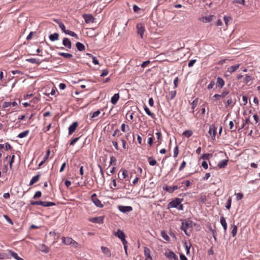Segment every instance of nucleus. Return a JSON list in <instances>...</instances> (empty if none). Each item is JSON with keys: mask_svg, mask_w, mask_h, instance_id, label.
Listing matches in <instances>:
<instances>
[{"mask_svg": "<svg viewBox=\"0 0 260 260\" xmlns=\"http://www.w3.org/2000/svg\"><path fill=\"white\" fill-rule=\"evenodd\" d=\"M31 205H40L43 207H49L54 206L55 204L53 202H44L41 201H31L30 202Z\"/></svg>", "mask_w": 260, "mask_h": 260, "instance_id": "f257e3e1", "label": "nucleus"}, {"mask_svg": "<svg viewBox=\"0 0 260 260\" xmlns=\"http://www.w3.org/2000/svg\"><path fill=\"white\" fill-rule=\"evenodd\" d=\"M183 201V199L175 198L174 200L170 202L168 205V208H177V207L181 204Z\"/></svg>", "mask_w": 260, "mask_h": 260, "instance_id": "f03ea898", "label": "nucleus"}, {"mask_svg": "<svg viewBox=\"0 0 260 260\" xmlns=\"http://www.w3.org/2000/svg\"><path fill=\"white\" fill-rule=\"evenodd\" d=\"M91 201L95 204V205L98 207H103V205L101 202L98 199L97 196L95 193H93L91 197Z\"/></svg>", "mask_w": 260, "mask_h": 260, "instance_id": "7ed1b4c3", "label": "nucleus"}, {"mask_svg": "<svg viewBox=\"0 0 260 260\" xmlns=\"http://www.w3.org/2000/svg\"><path fill=\"white\" fill-rule=\"evenodd\" d=\"M83 18H84L85 21L87 23H90L91 22H93L94 18L91 14H85L82 15Z\"/></svg>", "mask_w": 260, "mask_h": 260, "instance_id": "20e7f679", "label": "nucleus"}, {"mask_svg": "<svg viewBox=\"0 0 260 260\" xmlns=\"http://www.w3.org/2000/svg\"><path fill=\"white\" fill-rule=\"evenodd\" d=\"M162 188L164 190L169 192V193H172L175 190L178 189V187L177 185H174L173 186H169L167 185H165L163 186Z\"/></svg>", "mask_w": 260, "mask_h": 260, "instance_id": "39448f33", "label": "nucleus"}, {"mask_svg": "<svg viewBox=\"0 0 260 260\" xmlns=\"http://www.w3.org/2000/svg\"><path fill=\"white\" fill-rule=\"evenodd\" d=\"M208 133L212 136V139L214 140L216 133V129L214 125H210Z\"/></svg>", "mask_w": 260, "mask_h": 260, "instance_id": "423d86ee", "label": "nucleus"}, {"mask_svg": "<svg viewBox=\"0 0 260 260\" xmlns=\"http://www.w3.org/2000/svg\"><path fill=\"white\" fill-rule=\"evenodd\" d=\"M78 123L77 121L74 122L69 127V135H72L76 130Z\"/></svg>", "mask_w": 260, "mask_h": 260, "instance_id": "0eeeda50", "label": "nucleus"}, {"mask_svg": "<svg viewBox=\"0 0 260 260\" xmlns=\"http://www.w3.org/2000/svg\"><path fill=\"white\" fill-rule=\"evenodd\" d=\"M118 209L123 213H127L133 210L131 206H119Z\"/></svg>", "mask_w": 260, "mask_h": 260, "instance_id": "6e6552de", "label": "nucleus"}, {"mask_svg": "<svg viewBox=\"0 0 260 260\" xmlns=\"http://www.w3.org/2000/svg\"><path fill=\"white\" fill-rule=\"evenodd\" d=\"M165 255L167 257H168L171 259H174V260L178 259L177 256L175 254L174 252H173L172 251H169L168 252H166L165 253Z\"/></svg>", "mask_w": 260, "mask_h": 260, "instance_id": "1a4fd4ad", "label": "nucleus"}, {"mask_svg": "<svg viewBox=\"0 0 260 260\" xmlns=\"http://www.w3.org/2000/svg\"><path fill=\"white\" fill-rule=\"evenodd\" d=\"M55 21L58 24L59 27L61 28V30L63 32H74L73 31H72L71 30H66L64 25L60 20H55Z\"/></svg>", "mask_w": 260, "mask_h": 260, "instance_id": "9d476101", "label": "nucleus"}, {"mask_svg": "<svg viewBox=\"0 0 260 260\" xmlns=\"http://www.w3.org/2000/svg\"><path fill=\"white\" fill-rule=\"evenodd\" d=\"M216 17L214 15H209L208 16L203 17L201 18L203 22H209L215 19Z\"/></svg>", "mask_w": 260, "mask_h": 260, "instance_id": "9b49d317", "label": "nucleus"}, {"mask_svg": "<svg viewBox=\"0 0 260 260\" xmlns=\"http://www.w3.org/2000/svg\"><path fill=\"white\" fill-rule=\"evenodd\" d=\"M127 171L125 169H121L118 173V177L120 179H123L127 176Z\"/></svg>", "mask_w": 260, "mask_h": 260, "instance_id": "f8f14e48", "label": "nucleus"}, {"mask_svg": "<svg viewBox=\"0 0 260 260\" xmlns=\"http://www.w3.org/2000/svg\"><path fill=\"white\" fill-rule=\"evenodd\" d=\"M114 235L120 240L123 238H125V235L123 232L121 231L120 229H118L117 232L114 233Z\"/></svg>", "mask_w": 260, "mask_h": 260, "instance_id": "ddd939ff", "label": "nucleus"}, {"mask_svg": "<svg viewBox=\"0 0 260 260\" xmlns=\"http://www.w3.org/2000/svg\"><path fill=\"white\" fill-rule=\"evenodd\" d=\"M104 218L103 216H99L90 218L89 220L93 223H102L103 222Z\"/></svg>", "mask_w": 260, "mask_h": 260, "instance_id": "4468645a", "label": "nucleus"}, {"mask_svg": "<svg viewBox=\"0 0 260 260\" xmlns=\"http://www.w3.org/2000/svg\"><path fill=\"white\" fill-rule=\"evenodd\" d=\"M62 242L66 245H70V244H71L72 243H75V242L74 241V240L73 239H72L71 238H69V237H67V238L62 237ZM76 244H77V243L76 242Z\"/></svg>", "mask_w": 260, "mask_h": 260, "instance_id": "2eb2a0df", "label": "nucleus"}, {"mask_svg": "<svg viewBox=\"0 0 260 260\" xmlns=\"http://www.w3.org/2000/svg\"><path fill=\"white\" fill-rule=\"evenodd\" d=\"M39 249L42 252H43L45 253H47L49 252V248L44 244H40L39 246Z\"/></svg>", "mask_w": 260, "mask_h": 260, "instance_id": "dca6fc26", "label": "nucleus"}, {"mask_svg": "<svg viewBox=\"0 0 260 260\" xmlns=\"http://www.w3.org/2000/svg\"><path fill=\"white\" fill-rule=\"evenodd\" d=\"M62 44L65 47L69 49L72 47L71 42L68 38H64L63 39Z\"/></svg>", "mask_w": 260, "mask_h": 260, "instance_id": "f3484780", "label": "nucleus"}, {"mask_svg": "<svg viewBox=\"0 0 260 260\" xmlns=\"http://www.w3.org/2000/svg\"><path fill=\"white\" fill-rule=\"evenodd\" d=\"M176 94V90L171 91L169 92V95H167L166 98L168 101L172 100L175 97Z\"/></svg>", "mask_w": 260, "mask_h": 260, "instance_id": "a211bd4d", "label": "nucleus"}, {"mask_svg": "<svg viewBox=\"0 0 260 260\" xmlns=\"http://www.w3.org/2000/svg\"><path fill=\"white\" fill-rule=\"evenodd\" d=\"M101 249L103 252L106 254L108 257H110L111 255L110 250L107 247L102 246Z\"/></svg>", "mask_w": 260, "mask_h": 260, "instance_id": "6ab92c4d", "label": "nucleus"}, {"mask_svg": "<svg viewBox=\"0 0 260 260\" xmlns=\"http://www.w3.org/2000/svg\"><path fill=\"white\" fill-rule=\"evenodd\" d=\"M119 99V93H115L112 97L111 102L113 104L115 105Z\"/></svg>", "mask_w": 260, "mask_h": 260, "instance_id": "aec40b11", "label": "nucleus"}, {"mask_svg": "<svg viewBox=\"0 0 260 260\" xmlns=\"http://www.w3.org/2000/svg\"><path fill=\"white\" fill-rule=\"evenodd\" d=\"M228 160L226 159H224L220 161L217 165V166L219 168H224L228 165Z\"/></svg>", "mask_w": 260, "mask_h": 260, "instance_id": "412c9836", "label": "nucleus"}, {"mask_svg": "<svg viewBox=\"0 0 260 260\" xmlns=\"http://www.w3.org/2000/svg\"><path fill=\"white\" fill-rule=\"evenodd\" d=\"M144 255L147 259L149 258L152 260V257L150 255V250L147 247L144 248Z\"/></svg>", "mask_w": 260, "mask_h": 260, "instance_id": "4be33fe9", "label": "nucleus"}, {"mask_svg": "<svg viewBox=\"0 0 260 260\" xmlns=\"http://www.w3.org/2000/svg\"><path fill=\"white\" fill-rule=\"evenodd\" d=\"M220 223L223 228L224 231L225 232L227 229V223L225 218L223 216H221L220 219Z\"/></svg>", "mask_w": 260, "mask_h": 260, "instance_id": "5701e85b", "label": "nucleus"}, {"mask_svg": "<svg viewBox=\"0 0 260 260\" xmlns=\"http://www.w3.org/2000/svg\"><path fill=\"white\" fill-rule=\"evenodd\" d=\"M40 177V175H39V174H38V175L35 176L34 177H33L30 181L29 185H32L34 183L37 182L38 181H39Z\"/></svg>", "mask_w": 260, "mask_h": 260, "instance_id": "b1692460", "label": "nucleus"}, {"mask_svg": "<svg viewBox=\"0 0 260 260\" xmlns=\"http://www.w3.org/2000/svg\"><path fill=\"white\" fill-rule=\"evenodd\" d=\"M240 64H237L235 66H232L230 68H229L228 70V71L231 73L234 72L239 68Z\"/></svg>", "mask_w": 260, "mask_h": 260, "instance_id": "393cba45", "label": "nucleus"}, {"mask_svg": "<svg viewBox=\"0 0 260 260\" xmlns=\"http://www.w3.org/2000/svg\"><path fill=\"white\" fill-rule=\"evenodd\" d=\"M217 84L222 88L224 85V81L223 79L220 77H218L217 79Z\"/></svg>", "mask_w": 260, "mask_h": 260, "instance_id": "a878e982", "label": "nucleus"}, {"mask_svg": "<svg viewBox=\"0 0 260 260\" xmlns=\"http://www.w3.org/2000/svg\"><path fill=\"white\" fill-rule=\"evenodd\" d=\"M76 46L77 49L80 51H82L85 50V46L81 43L77 42L76 44Z\"/></svg>", "mask_w": 260, "mask_h": 260, "instance_id": "bb28decb", "label": "nucleus"}, {"mask_svg": "<svg viewBox=\"0 0 260 260\" xmlns=\"http://www.w3.org/2000/svg\"><path fill=\"white\" fill-rule=\"evenodd\" d=\"M26 61L31 63H36L37 64H39L40 63L39 60L36 58H28L26 59Z\"/></svg>", "mask_w": 260, "mask_h": 260, "instance_id": "cd10ccee", "label": "nucleus"}, {"mask_svg": "<svg viewBox=\"0 0 260 260\" xmlns=\"http://www.w3.org/2000/svg\"><path fill=\"white\" fill-rule=\"evenodd\" d=\"M137 28L138 30L137 32H144L145 31V28L142 23H138L137 25Z\"/></svg>", "mask_w": 260, "mask_h": 260, "instance_id": "c85d7f7f", "label": "nucleus"}, {"mask_svg": "<svg viewBox=\"0 0 260 260\" xmlns=\"http://www.w3.org/2000/svg\"><path fill=\"white\" fill-rule=\"evenodd\" d=\"M58 34H53L49 36V38L50 40L54 41L58 39Z\"/></svg>", "mask_w": 260, "mask_h": 260, "instance_id": "c756f323", "label": "nucleus"}, {"mask_svg": "<svg viewBox=\"0 0 260 260\" xmlns=\"http://www.w3.org/2000/svg\"><path fill=\"white\" fill-rule=\"evenodd\" d=\"M148 160L149 161V164L151 166H154L156 165L157 164L156 160L153 158L152 157H148Z\"/></svg>", "mask_w": 260, "mask_h": 260, "instance_id": "7c9ffc66", "label": "nucleus"}, {"mask_svg": "<svg viewBox=\"0 0 260 260\" xmlns=\"http://www.w3.org/2000/svg\"><path fill=\"white\" fill-rule=\"evenodd\" d=\"M28 133H29V131L28 130H26V131H25L20 133L18 135L17 137L18 138H24L25 137H26V136H27Z\"/></svg>", "mask_w": 260, "mask_h": 260, "instance_id": "2f4dec72", "label": "nucleus"}, {"mask_svg": "<svg viewBox=\"0 0 260 260\" xmlns=\"http://www.w3.org/2000/svg\"><path fill=\"white\" fill-rule=\"evenodd\" d=\"M59 55L67 58H70L73 56L72 54L68 53L60 52Z\"/></svg>", "mask_w": 260, "mask_h": 260, "instance_id": "473e14b6", "label": "nucleus"}, {"mask_svg": "<svg viewBox=\"0 0 260 260\" xmlns=\"http://www.w3.org/2000/svg\"><path fill=\"white\" fill-rule=\"evenodd\" d=\"M192 135V132L190 130H186L183 133V135L189 138Z\"/></svg>", "mask_w": 260, "mask_h": 260, "instance_id": "72a5a7b5", "label": "nucleus"}, {"mask_svg": "<svg viewBox=\"0 0 260 260\" xmlns=\"http://www.w3.org/2000/svg\"><path fill=\"white\" fill-rule=\"evenodd\" d=\"M161 235L164 239H165L166 240H167L168 241H169L170 237H169V236L167 235V234L166 233L165 231H161Z\"/></svg>", "mask_w": 260, "mask_h": 260, "instance_id": "f704fd0d", "label": "nucleus"}, {"mask_svg": "<svg viewBox=\"0 0 260 260\" xmlns=\"http://www.w3.org/2000/svg\"><path fill=\"white\" fill-rule=\"evenodd\" d=\"M87 54L92 57V62L94 64H99V60L96 59V58L95 56H93L91 54L87 53Z\"/></svg>", "mask_w": 260, "mask_h": 260, "instance_id": "c9c22d12", "label": "nucleus"}, {"mask_svg": "<svg viewBox=\"0 0 260 260\" xmlns=\"http://www.w3.org/2000/svg\"><path fill=\"white\" fill-rule=\"evenodd\" d=\"M183 246L184 247H185V249H186V254H188L189 253V249H190V246H191V244H190L188 246L187 245V243L186 241H185L184 242H183Z\"/></svg>", "mask_w": 260, "mask_h": 260, "instance_id": "e433bc0d", "label": "nucleus"}, {"mask_svg": "<svg viewBox=\"0 0 260 260\" xmlns=\"http://www.w3.org/2000/svg\"><path fill=\"white\" fill-rule=\"evenodd\" d=\"M144 110H145V111L146 113H147L149 116H151V117L153 118L154 114L153 113H152V112L150 111V110L149 109V108H148V107H144Z\"/></svg>", "mask_w": 260, "mask_h": 260, "instance_id": "4c0bfd02", "label": "nucleus"}, {"mask_svg": "<svg viewBox=\"0 0 260 260\" xmlns=\"http://www.w3.org/2000/svg\"><path fill=\"white\" fill-rule=\"evenodd\" d=\"M233 229L232 230L231 233L233 237H235L237 232V227L236 225H234L232 226Z\"/></svg>", "mask_w": 260, "mask_h": 260, "instance_id": "58836bf2", "label": "nucleus"}, {"mask_svg": "<svg viewBox=\"0 0 260 260\" xmlns=\"http://www.w3.org/2000/svg\"><path fill=\"white\" fill-rule=\"evenodd\" d=\"M165 55V53H161V54H159L158 55H157L156 56V58H157V60H159L160 61L167 60L166 59H165L164 58Z\"/></svg>", "mask_w": 260, "mask_h": 260, "instance_id": "ea45409f", "label": "nucleus"}, {"mask_svg": "<svg viewBox=\"0 0 260 260\" xmlns=\"http://www.w3.org/2000/svg\"><path fill=\"white\" fill-rule=\"evenodd\" d=\"M231 204H232V198L229 197L228 200V201H227L226 205L225 206V207L227 209H230L231 208Z\"/></svg>", "mask_w": 260, "mask_h": 260, "instance_id": "a19ab883", "label": "nucleus"}, {"mask_svg": "<svg viewBox=\"0 0 260 260\" xmlns=\"http://www.w3.org/2000/svg\"><path fill=\"white\" fill-rule=\"evenodd\" d=\"M198 103V99L196 98L192 102V109H194L195 107L197 106Z\"/></svg>", "mask_w": 260, "mask_h": 260, "instance_id": "79ce46f5", "label": "nucleus"}, {"mask_svg": "<svg viewBox=\"0 0 260 260\" xmlns=\"http://www.w3.org/2000/svg\"><path fill=\"white\" fill-rule=\"evenodd\" d=\"M215 84V83L214 82V81L212 80L210 82V83H209V84L208 85V87H207V88L209 90H210L211 89H212L213 88V87L214 86Z\"/></svg>", "mask_w": 260, "mask_h": 260, "instance_id": "37998d69", "label": "nucleus"}, {"mask_svg": "<svg viewBox=\"0 0 260 260\" xmlns=\"http://www.w3.org/2000/svg\"><path fill=\"white\" fill-rule=\"evenodd\" d=\"M233 4L237 3L245 5V0H235L232 2Z\"/></svg>", "mask_w": 260, "mask_h": 260, "instance_id": "c03bdc74", "label": "nucleus"}, {"mask_svg": "<svg viewBox=\"0 0 260 260\" xmlns=\"http://www.w3.org/2000/svg\"><path fill=\"white\" fill-rule=\"evenodd\" d=\"M178 153H179V148H178V147L177 146H176L175 147L174 150V157H176L178 155Z\"/></svg>", "mask_w": 260, "mask_h": 260, "instance_id": "a18cd8bd", "label": "nucleus"}, {"mask_svg": "<svg viewBox=\"0 0 260 260\" xmlns=\"http://www.w3.org/2000/svg\"><path fill=\"white\" fill-rule=\"evenodd\" d=\"M41 195H42L41 192L40 191H37L36 192V193L34 195V199L39 198L40 197H41Z\"/></svg>", "mask_w": 260, "mask_h": 260, "instance_id": "49530a36", "label": "nucleus"}, {"mask_svg": "<svg viewBox=\"0 0 260 260\" xmlns=\"http://www.w3.org/2000/svg\"><path fill=\"white\" fill-rule=\"evenodd\" d=\"M210 156H212V154H209V153L203 154L202 155L201 158L203 159H209Z\"/></svg>", "mask_w": 260, "mask_h": 260, "instance_id": "de8ad7c7", "label": "nucleus"}, {"mask_svg": "<svg viewBox=\"0 0 260 260\" xmlns=\"http://www.w3.org/2000/svg\"><path fill=\"white\" fill-rule=\"evenodd\" d=\"M247 100H248V98L246 95L243 96V97H242L243 103H242V105H246V104L247 103Z\"/></svg>", "mask_w": 260, "mask_h": 260, "instance_id": "09e8293b", "label": "nucleus"}, {"mask_svg": "<svg viewBox=\"0 0 260 260\" xmlns=\"http://www.w3.org/2000/svg\"><path fill=\"white\" fill-rule=\"evenodd\" d=\"M186 229H187V228H186L185 225H184V223L183 222H182V225H181V229L184 232V233H185V234L186 235L188 236L189 235L187 233Z\"/></svg>", "mask_w": 260, "mask_h": 260, "instance_id": "8fccbe9b", "label": "nucleus"}, {"mask_svg": "<svg viewBox=\"0 0 260 260\" xmlns=\"http://www.w3.org/2000/svg\"><path fill=\"white\" fill-rule=\"evenodd\" d=\"M229 93V90H224L222 92L221 94H219V96L221 98H224L226 95H227Z\"/></svg>", "mask_w": 260, "mask_h": 260, "instance_id": "3c124183", "label": "nucleus"}, {"mask_svg": "<svg viewBox=\"0 0 260 260\" xmlns=\"http://www.w3.org/2000/svg\"><path fill=\"white\" fill-rule=\"evenodd\" d=\"M81 138V137H77V138H74L73 140H72V141L70 142V145H74V144L75 143H76L78 140L79 139Z\"/></svg>", "mask_w": 260, "mask_h": 260, "instance_id": "603ef678", "label": "nucleus"}, {"mask_svg": "<svg viewBox=\"0 0 260 260\" xmlns=\"http://www.w3.org/2000/svg\"><path fill=\"white\" fill-rule=\"evenodd\" d=\"M150 63V60H147V61H144L141 64V66L142 68H144L145 67H146Z\"/></svg>", "mask_w": 260, "mask_h": 260, "instance_id": "864d4df0", "label": "nucleus"}, {"mask_svg": "<svg viewBox=\"0 0 260 260\" xmlns=\"http://www.w3.org/2000/svg\"><path fill=\"white\" fill-rule=\"evenodd\" d=\"M220 98L221 97L219 96V94H215L213 96L212 99L213 101H216L218 100L219 99V98Z\"/></svg>", "mask_w": 260, "mask_h": 260, "instance_id": "5fc2aeb1", "label": "nucleus"}, {"mask_svg": "<svg viewBox=\"0 0 260 260\" xmlns=\"http://www.w3.org/2000/svg\"><path fill=\"white\" fill-rule=\"evenodd\" d=\"M243 197L242 193H238L236 194V198L238 201L241 200Z\"/></svg>", "mask_w": 260, "mask_h": 260, "instance_id": "6e6d98bb", "label": "nucleus"}, {"mask_svg": "<svg viewBox=\"0 0 260 260\" xmlns=\"http://www.w3.org/2000/svg\"><path fill=\"white\" fill-rule=\"evenodd\" d=\"M230 128L232 131H235L236 128H234V123L232 121H231L229 123Z\"/></svg>", "mask_w": 260, "mask_h": 260, "instance_id": "4d7b16f0", "label": "nucleus"}, {"mask_svg": "<svg viewBox=\"0 0 260 260\" xmlns=\"http://www.w3.org/2000/svg\"><path fill=\"white\" fill-rule=\"evenodd\" d=\"M251 80L250 76L247 75L244 78V82L247 83Z\"/></svg>", "mask_w": 260, "mask_h": 260, "instance_id": "13d9d810", "label": "nucleus"}, {"mask_svg": "<svg viewBox=\"0 0 260 260\" xmlns=\"http://www.w3.org/2000/svg\"><path fill=\"white\" fill-rule=\"evenodd\" d=\"M109 71L108 70H104L101 75V76L104 77L108 75Z\"/></svg>", "mask_w": 260, "mask_h": 260, "instance_id": "bf43d9fd", "label": "nucleus"}, {"mask_svg": "<svg viewBox=\"0 0 260 260\" xmlns=\"http://www.w3.org/2000/svg\"><path fill=\"white\" fill-rule=\"evenodd\" d=\"M196 62V59H192V60H190L189 62H188V66L189 67H191L192 66H193V65L194 64V63Z\"/></svg>", "mask_w": 260, "mask_h": 260, "instance_id": "052dcab7", "label": "nucleus"}, {"mask_svg": "<svg viewBox=\"0 0 260 260\" xmlns=\"http://www.w3.org/2000/svg\"><path fill=\"white\" fill-rule=\"evenodd\" d=\"M100 113H101V112L100 110H98V111L93 112L92 114V115L91 116V118H94V117L98 116L100 114Z\"/></svg>", "mask_w": 260, "mask_h": 260, "instance_id": "680f3d73", "label": "nucleus"}, {"mask_svg": "<svg viewBox=\"0 0 260 260\" xmlns=\"http://www.w3.org/2000/svg\"><path fill=\"white\" fill-rule=\"evenodd\" d=\"M185 166H186V162L185 161H183V162L181 163V164L179 168V170L181 171L184 168Z\"/></svg>", "mask_w": 260, "mask_h": 260, "instance_id": "e2e57ef3", "label": "nucleus"}, {"mask_svg": "<svg viewBox=\"0 0 260 260\" xmlns=\"http://www.w3.org/2000/svg\"><path fill=\"white\" fill-rule=\"evenodd\" d=\"M186 228H190L192 226V222L191 221H186L185 223Z\"/></svg>", "mask_w": 260, "mask_h": 260, "instance_id": "0e129e2a", "label": "nucleus"}, {"mask_svg": "<svg viewBox=\"0 0 260 260\" xmlns=\"http://www.w3.org/2000/svg\"><path fill=\"white\" fill-rule=\"evenodd\" d=\"M178 82H179V79L178 77H176L174 80V86H175V88H176L178 86Z\"/></svg>", "mask_w": 260, "mask_h": 260, "instance_id": "69168bd1", "label": "nucleus"}, {"mask_svg": "<svg viewBox=\"0 0 260 260\" xmlns=\"http://www.w3.org/2000/svg\"><path fill=\"white\" fill-rule=\"evenodd\" d=\"M202 166L205 169H208V164L206 161H203L202 163Z\"/></svg>", "mask_w": 260, "mask_h": 260, "instance_id": "338daca9", "label": "nucleus"}, {"mask_svg": "<svg viewBox=\"0 0 260 260\" xmlns=\"http://www.w3.org/2000/svg\"><path fill=\"white\" fill-rule=\"evenodd\" d=\"M140 8L138 6L136 5H134L133 6V10L135 12H138L140 10Z\"/></svg>", "mask_w": 260, "mask_h": 260, "instance_id": "774afa93", "label": "nucleus"}]
</instances>
